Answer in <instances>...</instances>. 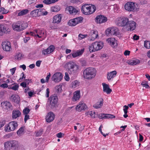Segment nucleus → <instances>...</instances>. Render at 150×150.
<instances>
[{
	"instance_id": "7c9ffc66",
	"label": "nucleus",
	"mask_w": 150,
	"mask_h": 150,
	"mask_svg": "<svg viewBox=\"0 0 150 150\" xmlns=\"http://www.w3.org/2000/svg\"><path fill=\"white\" fill-rule=\"evenodd\" d=\"M43 9V8H39L33 10L31 12L30 15L33 17H36L38 16V13H39V11Z\"/></svg>"
},
{
	"instance_id": "052dcab7",
	"label": "nucleus",
	"mask_w": 150,
	"mask_h": 150,
	"mask_svg": "<svg viewBox=\"0 0 150 150\" xmlns=\"http://www.w3.org/2000/svg\"><path fill=\"white\" fill-rule=\"evenodd\" d=\"M5 124L6 121L5 120L0 121V128L3 127Z\"/></svg>"
},
{
	"instance_id": "a18cd8bd",
	"label": "nucleus",
	"mask_w": 150,
	"mask_h": 150,
	"mask_svg": "<svg viewBox=\"0 0 150 150\" xmlns=\"http://www.w3.org/2000/svg\"><path fill=\"white\" fill-rule=\"evenodd\" d=\"M144 46L146 48H150V42L148 41H145L144 42Z\"/></svg>"
},
{
	"instance_id": "6e6d98bb",
	"label": "nucleus",
	"mask_w": 150,
	"mask_h": 150,
	"mask_svg": "<svg viewBox=\"0 0 150 150\" xmlns=\"http://www.w3.org/2000/svg\"><path fill=\"white\" fill-rule=\"evenodd\" d=\"M89 50L91 52H93L96 51L93 48V43L89 47Z\"/></svg>"
},
{
	"instance_id": "c85d7f7f",
	"label": "nucleus",
	"mask_w": 150,
	"mask_h": 150,
	"mask_svg": "<svg viewBox=\"0 0 150 150\" xmlns=\"http://www.w3.org/2000/svg\"><path fill=\"white\" fill-rule=\"evenodd\" d=\"M74 95L72 98L74 101H75L78 100L80 97V91H77L74 92L73 93Z\"/></svg>"
},
{
	"instance_id": "2eb2a0df",
	"label": "nucleus",
	"mask_w": 150,
	"mask_h": 150,
	"mask_svg": "<svg viewBox=\"0 0 150 150\" xmlns=\"http://www.w3.org/2000/svg\"><path fill=\"white\" fill-rule=\"evenodd\" d=\"M93 48L96 51L101 49L103 46V43L102 42H96L93 43Z\"/></svg>"
},
{
	"instance_id": "393cba45",
	"label": "nucleus",
	"mask_w": 150,
	"mask_h": 150,
	"mask_svg": "<svg viewBox=\"0 0 150 150\" xmlns=\"http://www.w3.org/2000/svg\"><path fill=\"white\" fill-rule=\"evenodd\" d=\"M87 108L86 104H79L76 106V110L79 112H80L82 110H84Z\"/></svg>"
},
{
	"instance_id": "cd10ccee",
	"label": "nucleus",
	"mask_w": 150,
	"mask_h": 150,
	"mask_svg": "<svg viewBox=\"0 0 150 150\" xmlns=\"http://www.w3.org/2000/svg\"><path fill=\"white\" fill-rule=\"evenodd\" d=\"M117 74V72L115 70L108 73L107 74V78L108 80H111L112 78L115 77Z\"/></svg>"
},
{
	"instance_id": "de8ad7c7",
	"label": "nucleus",
	"mask_w": 150,
	"mask_h": 150,
	"mask_svg": "<svg viewBox=\"0 0 150 150\" xmlns=\"http://www.w3.org/2000/svg\"><path fill=\"white\" fill-rule=\"evenodd\" d=\"M19 87V86L18 84H16V85H14L11 88H9V89H12L14 91L17 90Z\"/></svg>"
},
{
	"instance_id": "2f4dec72",
	"label": "nucleus",
	"mask_w": 150,
	"mask_h": 150,
	"mask_svg": "<svg viewBox=\"0 0 150 150\" xmlns=\"http://www.w3.org/2000/svg\"><path fill=\"white\" fill-rule=\"evenodd\" d=\"M86 116L90 117L92 118H94L96 117V112L94 110H92L90 111H88L85 113Z\"/></svg>"
},
{
	"instance_id": "774afa93",
	"label": "nucleus",
	"mask_w": 150,
	"mask_h": 150,
	"mask_svg": "<svg viewBox=\"0 0 150 150\" xmlns=\"http://www.w3.org/2000/svg\"><path fill=\"white\" fill-rule=\"evenodd\" d=\"M139 38V37L138 36L135 35L133 36V39L134 40H137Z\"/></svg>"
},
{
	"instance_id": "ddd939ff",
	"label": "nucleus",
	"mask_w": 150,
	"mask_h": 150,
	"mask_svg": "<svg viewBox=\"0 0 150 150\" xmlns=\"http://www.w3.org/2000/svg\"><path fill=\"white\" fill-rule=\"evenodd\" d=\"M2 47L3 49L6 51H10L11 50L10 43L7 41H5L2 42Z\"/></svg>"
},
{
	"instance_id": "aec40b11",
	"label": "nucleus",
	"mask_w": 150,
	"mask_h": 150,
	"mask_svg": "<svg viewBox=\"0 0 150 150\" xmlns=\"http://www.w3.org/2000/svg\"><path fill=\"white\" fill-rule=\"evenodd\" d=\"M58 100L57 96L54 94L50 97L48 99V101L50 102V103H57Z\"/></svg>"
},
{
	"instance_id": "4be33fe9",
	"label": "nucleus",
	"mask_w": 150,
	"mask_h": 150,
	"mask_svg": "<svg viewBox=\"0 0 150 150\" xmlns=\"http://www.w3.org/2000/svg\"><path fill=\"white\" fill-rule=\"evenodd\" d=\"M62 15L61 14H57L53 17V23L58 24L60 23L62 20Z\"/></svg>"
},
{
	"instance_id": "864d4df0",
	"label": "nucleus",
	"mask_w": 150,
	"mask_h": 150,
	"mask_svg": "<svg viewBox=\"0 0 150 150\" xmlns=\"http://www.w3.org/2000/svg\"><path fill=\"white\" fill-rule=\"evenodd\" d=\"M80 62L82 66H85L86 65L87 62L85 60L83 59H81L80 60Z\"/></svg>"
},
{
	"instance_id": "c03bdc74",
	"label": "nucleus",
	"mask_w": 150,
	"mask_h": 150,
	"mask_svg": "<svg viewBox=\"0 0 150 150\" xmlns=\"http://www.w3.org/2000/svg\"><path fill=\"white\" fill-rule=\"evenodd\" d=\"M103 104H94L93 107L96 109L100 108L103 106Z\"/></svg>"
},
{
	"instance_id": "5fc2aeb1",
	"label": "nucleus",
	"mask_w": 150,
	"mask_h": 150,
	"mask_svg": "<svg viewBox=\"0 0 150 150\" xmlns=\"http://www.w3.org/2000/svg\"><path fill=\"white\" fill-rule=\"evenodd\" d=\"M24 121L25 123H26L27 121L30 119V116L28 114L27 115H24Z\"/></svg>"
},
{
	"instance_id": "4c0bfd02",
	"label": "nucleus",
	"mask_w": 150,
	"mask_h": 150,
	"mask_svg": "<svg viewBox=\"0 0 150 150\" xmlns=\"http://www.w3.org/2000/svg\"><path fill=\"white\" fill-rule=\"evenodd\" d=\"M29 12V10L27 9L22 10L20 11L18 14V16H20L27 14Z\"/></svg>"
},
{
	"instance_id": "4468645a",
	"label": "nucleus",
	"mask_w": 150,
	"mask_h": 150,
	"mask_svg": "<svg viewBox=\"0 0 150 150\" xmlns=\"http://www.w3.org/2000/svg\"><path fill=\"white\" fill-rule=\"evenodd\" d=\"M62 78V74L60 72H57L53 75L52 79L54 82H58L61 80Z\"/></svg>"
},
{
	"instance_id": "dca6fc26",
	"label": "nucleus",
	"mask_w": 150,
	"mask_h": 150,
	"mask_svg": "<svg viewBox=\"0 0 150 150\" xmlns=\"http://www.w3.org/2000/svg\"><path fill=\"white\" fill-rule=\"evenodd\" d=\"M55 48L53 45H50L47 49H44L42 51V54L44 55H47L53 52Z\"/></svg>"
},
{
	"instance_id": "bf43d9fd",
	"label": "nucleus",
	"mask_w": 150,
	"mask_h": 150,
	"mask_svg": "<svg viewBox=\"0 0 150 150\" xmlns=\"http://www.w3.org/2000/svg\"><path fill=\"white\" fill-rule=\"evenodd\" d=\"M16 69V67L10 69V71L11 72V74L12 75H13L15 73Z\"/></svg>"
},
{
	"instance_id": "5701e85b",
	"label": "nucleus",
	"mask_w": 150,
	"mask_h": 150,
	"mask_svg": "<svg viewBox=\"0 0 150 150\" xmlns=\"http://www.w3.org/2000/svg\"><path fill=\"white\" fill-rule=\"evenodd\" d=\"M8 29L3 25H0V36H2L4 33L8 32Z\"/></svg>"
},
{
	"instance_id": "9d476101",
	"label": "nucleus",
	"mask_w": 150,
	"mask_h": 150,
	"mask_svg": "<svg viewBox=\"0 0 150 150\" xmlns=\"http://www.w3.org/2000/svg\"><path fill=\"white\" fill-rule=\"evenodd\" d=\"M83 18L81 17H79L69 21L68 24L69 26H73L82 22Z\"/></svg>"
},
{
	"instance_id": "7ed1b4c3",
	"label": "nucleus",
	"mask_w": 150,
	"mask_h": 150,
	"mask_svg": "<svg viewBox=\"0 0 150 150\" xmlns=\"http://www.w3.org/2000/svg\"><path fill=\"white\" fill-rule=\"evenodd\" d=\"M125 10L129 11H138L140 8V5L135 3L128 2L125 5Z\"/></svg>"
},
{
	"instance_id": "412c9836",
	"label": "nucleus",
	"mask_w": 150,
	"mask_h": 150,
	"mask_svg": "<svg viewBox=\"0 0 150 150\" xmlns=\"http://www.w3.org/2000/svg\"><path fill=\"white\" fill-rule=\"evenodd\" d=\"M84 49H82L81 50H79L71 54L69 56H70L71 55L73 58H75L76 57L80 56L84 52Z\"/></svg>"
},
{
	"instance_id": "a211bd4d",
	"label": "nucleus",
	"mask_w": 150,
	"mask_h": 150,
	"mask_svg": "<svg viewBox=\"0 0 150 150\" xmlns=\"http://www.w3.org/2000/svg\"><path fill=\"white\" fill-rule=\"evenodd\" d=\"M96 19V22L99 23H105L107 21V18L106 16L102 15L97 16Z\"/></svg>"
},
{
	"instance_id": "37998d69",
	"label": "nucleus",
	"mask_w": 150,
	"mask_h": 150,
	"mask_svg": "<svg viewBox=\"0 0 150 150\" xmlns=\"http://www.w3.org/2000/svg\"><path fill=\"white\" fill-rule=\"evenodd\" d=\"M57 104H48L47 105V107H50L51 109H55L57 107Z\"/></svg>"
},
{
	"instance_id": "423d86ee",
	"label": "nucleus",
	"mask_w": 150,
	"mask_h": 150,
	"mask_svg": "<svg viewBox=\"0 0 150 150\" xmlns=\"http://www.w3.org/2000/svg\"><path fill=\"white\" fill-rule=\"evenodd\" d=\"M18 146L17 142L15 141H8L5 143L4 146L6 150H14Z\"/></svg>"
},
{
	"instance_id": "f3484780",
	"label": "nucleus",
	"mask_w": 150,
	"mask_h": 150,
	"mask_svg": "<svg viewBox=\"0 0 150 150\" xmlns=\"http://www.w3.org/2000/svg\"><path fill=\"white\" fill-rule=\"evenodd\" d=\"M55 115L52 112L48 113L46 116L45 119L47 122H50L52 121L54 119Z\"/></svg>"
},
{
	"instance_id": "680f3d73",
	"label": "nucleus",
	"mask_w": 150,
	"mask_h": 150,
	"mask_svg": "<svg viewBox=\"0 0 150 150\" xmlns=\"http://www.w3.org/2000/svg\"><path fill=\"white\" fill-rule=\"evenodd\" d=\"M63 135V136L64 135V134L63 133H62V132H60L57 134V137H58L59 138H62V135Z\"/></svg>"
},
{
	"instance_id": "c9c22d12",
	"label": "nucleus",
	"mask_w": 150,
	"mask_h": 150,
	"mask_svg": "<svg viewBox=\"0 0 150 150\" xmlns=\"http://www.w3.org/2000/svg\"><path fill=\"white\" fill-rule=\"evenodd\" d=\"M25 81L23 82L20 84V86L23 88L26 87L27 85H28L29 82L31 81L29 79H25L24 80Z\"/></svg>"
},
{
	"instance_id": "b1692460",
	"label": "nucleus",
	"mask_w": 150,
	"mask_h": 150,
	"mask_svg": "<svg viewBox=\"0 0 150 150\" xmlns=\"http://www.w3.org/2000/svg\"><path fill=\"white\" fill-rule=\"evenodd\" d=\"M21 115V112L18 110H14L12 113V117L13 119H16L20 117Z\"/></svg>"
},
{
	"instance_id": "3c124183",
	"label": "nucleus",
	"mask_w": 150,
	"mask_h": 150,
	"mask_svg": "<svg viewBox=\"0 0 150 150\" xmlns=\"http://www.w3.org/2000/svg\"><path fill=\"white\" fill-rule=\"evenodd\" d=\"M87 36V35H82L80 34L79 35V39L80 40H81L86 38Z\"/></svg>"
},
{
	"instance_id": "13d9d810",
	"label": "nucleus",
	"mask_w": 150,
	"mask_h": 150,
	"mask_svg": "<svg viewBox=\"0 0 150 150\" xmlns=\"http://www.w3.org/2000/svg\"><path fill=\"white\" fill-rule=\"evenodd\" d=\"M64 79L65 80L67 81L69 80V77L68 73L67 72L65 73V76H64Z\"/></svg>"
},
{
	"instance_id": "a878e982",
	"label": "nucleus",
	"mask_w": 150,
	"mask_h": 150,
	"mask_svg": "<svg viewBox=\"0 0 150 150\" xmlns=\"http://www.w3.org/2000/svg\"><path fill=\"white\" fill-rule=\"evenodd\" d=\"M102 85L103 86V91L107 94H110L112 91V90L109 88V85L104 83H103Z\"/></svg>"
},
{
	"instance_id": "79ce46f5",
	"label": "nucleus",
	"mask_w": 150,
	"mask_h": 150,
	"mask_svg": "<svg viewBox=\"0 0 150 150\" xmlns=\"http://www.w3.org/2000/svg\"><path fill=\"white\" fill-rule=\"evenodd\" d=\"M23 111V115L28 114L30 111V110L28 107H26L25 108Z\"/></svg>"
},
{
	"instance_id": "49530a36",
	"label": "nucleus",
	"mask_w": 150,
	"mask_h": 150,
	"mask_svg": "<svg viewBox=\"0 0 150 150\" xmlns=\"http://www.w3.org/2000/svg\"><path fill=\"white\" fill-rule=\"evenodd\" d=\"M8 12V11L6 10L3 7L0 8V12L2 13L3 14H6Z\"/></svg>"
},
{
	"instance_id": "39448f33",
	"label": "nucleus",
	"mask_w": 150,
	"mask_h": 150,
	"mask_svg": "<svg viewBox=\"0 0 150 150\" xmlns=\"http://www.w3.org/2000/svg\"><path fill=\"white\" fill-rule=\"evenodd\" d=\"M129 20V19L127 17H121L116 19L115 23L117 25L123 27L125 29Z\"/></svg>"
},
{
	"instance_id": "58836bf2",
	"label": "nucleus",
	"mask_w": 150,
	"mask_h": 150,
	"mask_svg": "<svg viewBox=\"0 0 150 150\" xmlns=\"http://www.w3.org/2000/svg\"><path fill=\"white\" fill-rule=\"evenodd\" d=\"M60 10V8L58 6H54L51 8V11L53 12H57Z\"/></svg>"
},
{
	"instance_id": "338daca9",
	"label": "nucleus",
	"mask_w": 150,
	"mask_h": 150,
	"mask_svg": "<svg viewBox=\"0 0 150 150\" xmlns=\"http://www.w3.org/2000/svg\"><path fill=\"white\" fill-rule=\"evenodd\" d=\"M41 61L39 60L38 61L36 62V65L38 67H39L41 64Z\"/></svg>"
},
{
	"instance_id": "20e7f679",
	"label": "nucleus",
	"mask_w": 150,
	"mask_h": 150,
	"mask_svg": "<svg viewBox=\"0 0 150 150\" xmlns=\"http://www.w3.org/2000/svg\"><path fill=\"white\" fill-rule=\"evenodd\" d=\"M65 66L68 70V73L70 74H74L79 68L78 66L73 61H70L67 63Z\"/></svg>"
},
{
	"instance_id": "e433bc0d",
	"label": "nucleus",
	"mask_w": 150,
	"mask_h": 150,
	"mask_svg": "<svg viewBox=\"0 0 150 150\" xmlns=\"http://www.w3.org/2000/svg\"><path fill=\"white\" fill-rule=\"evenodd\" d=\"M24 127H22L17 131V133L18 135L21 136L24 133Z\"/></svg>"
},
{
	"instance_id": "c756f323",
	"label": "nucleus",
	"mask_w": 150,
	"mask_h": 150,
	"mask_svg": "<svg viewBox=\"0 0 150 150\" xmlns=\"http://www.w3.org/2000/svg\"><path fill=\"white\" fill-rule=\"evenodd\" d=\"M23 56L22 52H17L16 53L14 57L15 59L20 60L23 58Z\"/></svg>"
},
{
	"instance_id": "bb28decb",
	"label": "nucleus",
	"mask_w": 150,
	"mask_h": 150,
	"mask_svg": "<svg viewBox=\"0 0 150 150\" xmlns=\"http://www.w3.org/2000/svg\"><path fill=\"white\" fill-rule=\"evenodd\" d=\"M67 10L70 14H76L79 11V9L72 6H70L67 8Z\"/></svg>"
},
{
	"instance_id": "a19ab883",
	"label": "nucleus",
	"mask_w": 150,
	"mask_h": 150,
	"mask_svg": "<svg viewBox=\"0 0 150 150\" xmlns=\"http://www.w3.org/2000/svg\"><path fill=\"white\" fill-rule=\"evenodd\" d=\"M79 82L77 80H75L72 82L71 86L72 88H75L79 86Z\"/></svg>"
},
{
	"instance_id": "8fccbe9b",
	"label": "nucleus",
	"mask_w": 150,
	"mask_h": 150,
	"mask_svg": "<svg viewBox=\"0 0 150 150\" xmlns=\"http://www.w3.org/2000/svg\"><path fill=\"white\" fill-rule=\"evenodd\" d=\"M115 118V115L109 114H106L105 118Z\"/></svg>"
},
{
	"instance_id": "603ef678",
	"label": "nucleus",
	"mask_w": 150,
	"mask_h": 150,
	"mask_svg": "<svg viewBox=\"0 0 150 150\" xmlns=\"http://www.w3.org/2000/svg\"><path fill=\"white\" fill-rule=\"evenodd\" d=\"M56 91L58 93L61 92L62 90V86L59 85V86H57L56 87Z\"/></svg>"
},
{
	"instance_id": "9b49d317",
	"label": "nucleus",
	"mask_w": 150,
	"mask_h": 150,
	"mask_svg": "<svg viewBox=\"0 0 150 150\" xmlns=\"http://www.w3.org/2000/svg\"><path fill=\"white\" fill-rule=\"evenodd\" d=\"M126 26L125 30L127 31H133L136 27V23L133 21H129Z\"/></svg>"
},
{
	"instance_id": "f03ea898",
	"label": "nucleus",
	"mask_w": 150,
	"mask_h": 150,
	"mask_svg": "<svg viewBox=\"0 0 150 150\" xmlns=\"http://www.w3.org/2000/svg\"><path fill=\"white\" fill-rule=\"evenodd\" d=\"M96 73V70L94 68H87L83 72V77L87 79H91L95 76Z\"/></svg>"
},
{
	"instance_id": "1a4fd4ad",
	"label": "nucleus",
	"mask_w": 150,
	"mask_h": 150,
	"mask_svg": "<svg viewBox=\"0 0 150 150\" xmlns=\"http://www.w3.org/2000/svg\"><path fill=\"white\" fill-rule=\"evenodd\" d=\"M27 27V23L23 22L20 24H13L12 25V28L14 30L20 31L25 29Z\"/></svg>"
},
{
	"instance_id": "4d7b16f0",
	"label": "nucleus",
	"mask_w": 150,
	"mask_h": 150,
	"mask_svg": "<svg viewBox=\"0 0 150 150\" xmlns=\"http://www.w3.org/2000/svg\"><path fill=\"white\" fill-rule=\"evenodd\" d=\"M123 111L125 114H127V110L129 108V107L128 106L125 105L123 107Z\"/></svg>"
},
{
	"instance_id": "72a5a7b5",
	"label": "nucleus",
	"mask_w": 150,
	"mask_h": 150,
	"mask_svg": "<svg viewBox=\"0 0 150 150\" xmlns=\"http://www.w3.org/2000/svg\"><path fill=\"white\" fill-rule=\"evenodd\" d=\"M12 98V102L16 103H19L20 102V99L19 96L18 95H13Z\"/></svg>"
},
{
	"instance_id": "e2e57ef3",
	"label": "nucleus",
	"mask_w": 150,
	"mask_h": 150,
	"mask_svg": "<svg viewBox=\"0 0 150 150\" xmlns=\"http://www.w3.org/2000/svg\"><path fill=\"white\" fill-rule=\"evenodd\" d=\"M50 93V90L49 88H47L46 90V97L48 98L49 97Z\"/></svg>"
},
{
	"instance_id": "ea45409f",
	"label": "nucleus",
	"mask_w": 150,
	"mask_h": 150,
	"mask_svg": "<svg viewBox=\"0 0 150 150\" xmlns=\"http://www.w3.org/2000/svg\"><path fill=\"white\" fill-rule=\"evenodd\" d=\"M58 0H44L43 2L46 4H49L53 3L57 1Z\"/></svg>"
},
{
	"instance_id": "6ab92c4d",
	"label": "nucleus",
	"mask_w": 150,
	"mask_h": 150,
	"mask_svg": "<svg viewBox=\"0 0 150 150\" xmlns=\"http://www.w3.org/2000/svg\"><path fill=\"white\" fill-rule=\"evenodd\" d=\"M106 41L113 48H115L117 46L116 40L114 38H109L107 39Z\"/></svg>"
},
{
	"instance_id": "09e8293b",
	"label": "nucleus",
	"mask_w": 150,
	"mask_h": 150,
	"mask_svg": "<svg viewBox=\"0 0 150 150\" xmlns=\"http://www.w3.org/2000/svg\"><path fill=\"white\" fill-rule=\"evenodd\" d=\"M105 114L101 113L98 115V117L100 119H103L105 118Z\"/></svg>"
},
{
	"instance_id": "473e14b6",
	"label": "nucleus",
	"mask_w": 150,
	"mask_h": 150,
	"mask_svg": "<svg viewBox=\"0 0 150 150\" xmlns=\"http://www.w3.org/2000/svg\"><path fill=\"white\" fill-rule=\"evenodd\" d=\"M91 40H94L95 39L97 38L98 36V31L95 30H92L91 31Z\"/></svg>"
},
{
	"instance_id": "0eeeda50",
	"label": "nucleus",
	"mask_w": 150,
	"mask_h": 150,
	"mask_svg": "<svg viewBox=\"0 0 150 150\" xmlns=\"http://www.w3.org/2000/svg\"><path fill=\"white\" fill-rule=\"evenodd\" d=\"M18 125V123L16 122L12 121L5 126L4 130L6 132L13 131L17 128Z\"/></svg>"
},
{
	"instance_id": "0e129e2a",
	"label": "nucleus",
	"mask_w": 150,
	"mask_h": 150,
	"mask_svg": "<svg viewBox=\"0 0 150 150\" xmlns=\"http://www.w3.org/2000/svg\"><path fill=\"white\" fill-rule=\"evenodd\" d=\"M5 106H6V108L7 109H10V108L11 106V104H5Z\"/></svg>"
},
{
	"instance_id": "69168bd1",
	"label": "nucleus",
	"mask_w": 150,
	"mask_h": 150,
	"mask_svg": "<svg viewBox=\"0 0 150 150\" xmlns=\"http://www.w3.org/2000/svg\"><path fill=\"white\" fill-rule=\"evenodd\" d=\"M0 86L4 88H7L8 86V85L6 83L0 85Z\"/></svg>"
},
{
	"instance_id": "f704fd0d",
	"label": "nucleus",
	"mask_w": 150,
	"mask_h": 150,
	"mask_svg": "<svg viewBox=\"0 0 150 150\" xmlns=\"http://www.w3.org/2000/svg\"><path fill=\"white\" fill-rule=\"evenodd\" d=\"M139 60L138 59H136L135 60H131L130 61H128L127 63L129 64L134 65L137 64H138L140 63Z\"/></svg>"
},
{
	"instance_id": "f257e3e1",
	"label": "nucleus",
	"mask_w": 150,
	"mask_h": 150,
	"mask_svg": "<svg viewBox=\"0 0 150 150\" xmlns=\"http://www.w3.org/2000/svg\"><path fill=\"white\" fill-rule=\"evenodd\" d=\"M96 10L95 6L91 4H85L82 6L81 11L84 14L88 15L93 13Z\"/></svg>"
},
{
	"instance_id": "f8f14e48",
	"label": "nucleus",
	"mask_w": 150,
	"mask_h": 150,
	"mask_svg": "<svg viewBox=\"0 0 150 150\" xmlns=\"http://www.w3.org/2000/svg\"><path fill=\"white\" fill-rule=\"evenodd\" d=\"M118 32V29L116 27H109L105 31V34L107 35H117Z\"/></svg>"
},
{
	"instance_id": "6e6552de",
	"label": "nucleus",
	"mask_w": 150,
	"mask_h": 150,
	"mask_svg": "<svg viewBox=\"0 0 150 150\" xmlns=\"http://www.w3.org/2000/svg\"><path fill=\"white\" fill-rule=\"evenodd\" d=\"M44 31L39 29H35L34 30V32H26V34L27 35H30L31 36H37L39 38H41L44 36Z\"/></svg>"
}]
</instances>
